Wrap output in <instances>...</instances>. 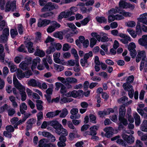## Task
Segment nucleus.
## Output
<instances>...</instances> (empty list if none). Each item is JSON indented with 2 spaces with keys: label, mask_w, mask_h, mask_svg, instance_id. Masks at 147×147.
Wrapping results in <instances>:
<instances>
[{
  "label": "nucleus",
  "mask_w": 147,
  "mask_h": 147,
  "mask_svg": "<svg viewBox=\"0 0 147 147\" xmlns=\"http://www.w3.org/2000/svg\"><path fill=\"white\" fill-rule=\"evenodd\" d=\"M92 56V51H90L88 53H86L84 55V58L87 60L89 57Z\"/></svg>",
  "instance_id": "obj_60"
},
{
  "label": "nucleus",
  "mask_w": 147,
  "mask_h": 147,
  "mask_svg": "<svg viewBox=\"0 0 147 147\" xmlns=\"http://www.w3.org/2000/svg\"><path fill=\"white\" fill-rule=\"evenodd\" d=\"M67 80L68 82L71 84H74L77 82V79L74 78L68 77L67 78Z\"/></svg>",
  "instance_id": "obj_48"
},
{
  "label": "nucleus",
  "mask_w": 147,
  "mask_h": 147,
  "mask_svg": "<svg viewBox=\"0 0 147 147\" xmlns=\"http://www.w3.org/2000/svg\"><path fill=\"white\" fill-rule=\"evenodd\" d=\"M36 102L37 109L39 111L42 110L43 109V106L42 105L43 102L42 101L40 100H36Z\"/></svg>",
  "instance_id": "obj_32"
},
{
  "label": "nucleus",
  "mask_w": 147,
  "mask_h": 147,
  "mask_svg": "<svg viewBox=\"0 0 147 147\" xmlns=\"http://www.w3.org/2000/svg\"><path fill=\"white\" fill-rule=\"evenodd\" d=\"M119 121L121 123L125 126H127L128 124V121L127 119L124 118V117H119Z\"/></svg>",
  "instance_id": "obj_36"
},
{
  "label": "nucleus",
  "mask_w": 147,
  "mask_h": 147,
  "mask_svg": "<svg viewBox=\"0 0 147 147\" xmlns=\"http://www.w3.org/2000/svg\"><path fill=\"white\" fill-rule=\"evenodd\" d=\"M123 86L125 91L128 92V95L129 97L132 98L133 97L134 93V90L133 89L132 86L129 84L125 83L123 84Z\"/></svg>",
  "instance_id": "obj_2"
},
{
  "label": "nucleus",
  "mask_w": 147,
  "mask_h": 147,
  "mask_svg": "<svg viewBox=\"0 0 147 147\" xmlns=\"http://www.w3.org/2000/svg\"><path fill=\"white\" fill-rule=\"evenodd\" d=\"M29 85L33 87L38 86L41 88V84L39 82L36 81L35 80L31 79L28 82Z\"/></svg>",
  "instance_id": "obj_12"
},
{
  "label": "nucleus",
  "mask_w": 147,
  "mask_h": 147,
  "mask_svg": "<svg viewBox=\"0 0 147 147\" xmlns=\"http://www.w3.org/2000/svg\"><path fill=\"white\" fill-rule=\"evenodd\" d=\"M127 0H121L119 3L120 7L126 9L128 3L126 2Z\"/></svg>",
  "instance_id": "obj_37"
},
{
  "label": "nucleus",
  "mask_w": 147,
  "mask_h": 147,
  "mask_svg": "<svg viewBox=\"0 0 147 147\" xmlns=\"http://www.w3.org/2000/svg\"><path fill=\"white\" fill-rule=\"evenodd\" d=\"M136 25V22L134 21H130L128 22L127 23V26L130 27H133Z\"/></svg>",
  "instance_id": "obj_63"
},
{
  "label": "nucleus",
  "mask_w": 147,
  "mask_h": 147,
  "mask_svg": "<svg viewBox=\"0 0 147 147\" xmlns=\"http://www.w3.org/2000/svg\"><path fill=\"white\" fill-rule=\"evenodd\" d=\"M21 96V99L22 101H24L26 99L27 95L25 92L20 93Z\"/></svg>",
  "instance_id": "obj_57"
},
{
  "label": "nucleus",
  "mask_w": 147,
  "mask_h": 147,
  "mask_svg": "<svg viewBox=\"0 0 147 147\" xmlns=\"http://www.w3.org/2000/svg\"><path fill=\"white\" fill-rule=\"evenodd\" d=\"M51 23V21L50 20L46 19L42 20L41 18H40L38 20V26L39 27H45Z\"/></svg>",
  "instance_id": "obj_10"
},
{
  "label": "nucleus",
  "mask_w": 147,
  "mask_h": 147,
  "mask_svg": "<svg viewBox=\"0 0 147 147\" xmlns=\"http://www.w3.org/2000/svg\"><path fill=\"white\" fill-rule=\"evenodd\" d=\"M54 13L52 11L40 15V16L44 18H48L52 16Z\"/></svg>",
  "instance_id": "obj_33"
},
{
  "label": "nucleus",
  "mask_w": 147,
  "mask_h": 147,
  "mask_svg": "<svg viewBox=\"0 0 147 147\" xmlns=\"http://www.w3.org/2000/svg\"><path fill=\"white\" fill-rule=\"evenodd\" d=\"M55 67L56 70L59 72L62 71L64 69L63 66L57 64L55 65Z\"/></svg>",
  "instance_id": "obj_58"
},
{
  "label": "nucleus",
  "mask_w": 147,
  "mask_h": 147,
  "mask_svg": "<svg viewBox=\"0 0 147 147\" xmlns=\"http://www.w3.org/2000/svg\"><path fill=\"white\" fill-rule=\"evenodd\" d=\"M38 47L36 49V51L35 53L36 55L39 56L40 57H43L45 56V53L42 50H41L38 49Z\"/></svg>",
  "instance_id": "obj_30"
},
{
  "label": "nucleus",
  "mask_w": 147,
  "mask_h": 147,
  "mask_svg": "<svg viewBox=\"0 0 147 147\" xmlns=\"http://www.w3.org/2000/svg\"><path fill=\"white\" fill-rule=\"evenodd\" d=\"M57 79L65 85H67V84L68 81L67 80V78L65 79L64 78L58 77L57 78Z\"/></svg>",
  "instance_id": "obj_54"
},
{
  "label": "nucleus",
  "mask_w": 147,
  "mask_h": 147,
  "mask_svg": "<svg viewBox=\"0 0 147 147\" xmlns=\"http://www.w3.org/2000/svg\"><path fill=\"white\" fill-rule=\"evenodd\" d=\"M72 36H73L72 33H69L66 35L65 38L67 39V42L70 43H72L73 42V39L71 38Z\"/></svg>",
  "instance_id": "obj_41"
},
{
  "label": "nucleus",
  "mask_w": 147,
  "mask_h": 147,
  "mask_svg": "<svg viewBox=\"0 0 147 147\" xmlns=\"http://www.w3.org/2000/svg\"><path fill=\"white\" fill-rule=\"evenodd\" d=\"M109 13L110 14H115L118 13H120V8L116 7L115 8H112L109 11Z\"/></svg>",
  "instance_id": "obj_40"
},
{
  "label": "nucleus",
  "mask_w": 147,
  "mask_h": 147,
  "mask_svg": "<svg viewBox=\"0 0 147 147\" xmlns=\"http://www.w3.org/2000/svg\"><path fill=\"white\" fill-rule=\"evenodd\" d=\"M104 130L106 132L105 136L107 138H110L112 136L113 134V128L112 127H106L104 129Z\"/></svg>",
  "instance_id": "obj_15"
},
{
  "label": "nucleus",
  "mask_w": 147,
  "mask_h": 147,
  "mask_svg": "<svg viewBox=\"0 0 147 147\" xmlns=\"http://www.w3.org/2000/svg\"><path fill=\"white\" fill-rule=\"evenodd\" d=\"M91 20V16L88 15L87 17L82 20L81 22V24L83 25H85Z\"/></svg>",
  "instance_id": "obj_43"
},
{
  "label": "nucleus",
  "mask_w": 147,
  "mask_h": 147,
  "mask_svg": "<svg viewBox=\"0 0 147 147\" xmlns=\"http://www.w3.org/2000/svg\"><path fill=\"white\" fill-rule=\"evenodd\" d=\"M96 19L97 22L100 23H106L107 21V19L103 16H97L96 18Z\"/></svg>",
  "instance_id": "obj_29"
},
{
  "label": "nucleus",
  "mask_w": 147,
  "mask_h": 147,
  "mask_svg": "<svg viewBox=\"0 0 147 147\" xmlns=\"http://www.w3.org/2000/svg\"><path fill=\"white\" fill-rule=\"evenodd\" d=\"M11 122L15 128H18V118L14 117L12 118L11 120Z\"/></svg>",
  "instance_id": "obj_27"
},
{
  "label": "nucleus",
  "mask_w": 147,
  "mask_h": 147,
  "mask_svg": "<svg viewBox=\"0 0 147 147\" xmlns=\"http://www.w3.org/2000/svg\"><path fill=\"white\" fill-rule=\"evenodd\" d=\"M126 109L125 107L123 105L120 106L119 110V117H124L126 112Z\"/></svg>",
  "instance_id": "obj_20"
},
{
  "label": "nucleus",
  "mask_w": 147,
  "mask_h": 147,
  "mask_svg": "<svg viewBox=\"0 0 147 147\" xmlns=\"http://www.w3.org/2000/svg\"><path fill=\"white\" fill-rule=\"evenodd\" d=\"M61 112V111L56 110L54 111H51L47 113L46 116L49 119L52 118L58 115Z\"/></svg>",
  "instance_id": "obj_14"
},
{
  "label": "nucleus",
  "mask_w": 147,
  "mask_h": 147,
  "mask_svg": "<svg viewBox=\"0 0 147 147\" xmlns=\"http://www.w3.org/2000/svg\"><path fill=\"white\" fill-rule=\"evenodd\" d=\"M127 100L128 98L126 96H124L118 99L117 101L119 103H123L126 101Z\"/></svg>",
  "instance_id": "obj_51"
},
{
  "label": "nucleus",
  "mask_w": 147,
  "mask_h": 147,
  "mask_svg": "<svg viewBox=\"0 0 147 147\" xmlns=\"http://www.w3.org/2000/svg\"><path fill=\"white\" fill-rule=\"evenodd\" d=\"M136 32L138 35H141L142 31L141 29V25L139 22H138L136 27Z\"/></svg>",
  "instance_id": "obj_38"
},
{
  "label": "nucleus",
  "mask_w": 147,
  "mask_h": 147,
  "mask_svg": "<svg viewBox=\"0 0 147 147\" xmlns=\"http://www.w3.org/2000/svg\"><path fill=\"white\" fill-rule=\"evenodd\" d=\"M120 136H117L111 138V141H114L117 140L116 142L117 143L122 145V146L126 147L127 145V144L124 140L122 139H119Z\"/></svg>",
  "instance_id": "obj_13"
},
{
  "label": "nucleus",
  "mask_w": 147,
  "mask_h": 147,
  "mask_svg": "<svg viewBox=\"0 0 147 147\" xmlns=\"http://www.w3.org/2000/svg\"><path fill=\"white\" fill-rule=\"evenodd\" d=\"M45 139H42L40 140L38 142L39 147H52L53 145L51 144H47L45 143L44 140Z\"/></svg>",
  "instance_id": "obj_23"
},
{
  "label": "nucleus",
  "mask_w": 147,
  "mask_h": 147,
  "mask_svg": "<svg viewBox=\"0 0 147 147\" xmlns=\"http://www.w3.org/2000/svg\"><path fill=\"white\" fill-rule=\"evenodd\" d=\"M108 18L109 22L110 23L115 20V16L113 14L110 15L109 16Z\"/></svg>",
  "instance_id": "obj_64"
},
{
  "label": "nucleus",
  "mask_w": 147,
  "mask_h": 147,
  "mask_svg": "<svg viewBox=\"0 0 147 147\" xmlns=\"http://www.w3.org/2000/svg\"><path fill=\"white\" fill-rule=\"evenodd\" d=\"M56 133L60 136H67L68 135L67 130L62 127H61L59 130L57 131Z\"/></svg>",
  "instance_id": "obj_21"
},
{
  "label": "nucleus",
  "mask_w": 147,
  "mask_h": 147,
  "mask_svg": "<svg viewBox=\"0 0 147 147\" xmlns=\"http://www.w3.org/2000/svg\"><path fill=\"white\" fill-rule=\"evenodd\" d=\"M140 129L143 131L147 132V125L144 124L143 122L141 125Z\"/></svg>",
  "instance_id": "obj_61"
},
{
  "label": "nucleus",
  "mask_w": 147,
  "mask_h": 147,
  "mask_svg": "<svg viewBox=\"0 0 147 147\" xmlns=\"http://www.w3.org/2000/svg\"><path fill=\"white\" fill-rule=\"evenodd\" d=\"M97 40L94 38H91L90 40V47L92 48L96 44Z\"/></svg>",
  "instance_id": "obj_52"
},
{
  "label": "nucleus",
  "mask_w": 147,
  "mask_h": 147,
  "mask_svg": "<svg viewBox=\"0 0 147 147\" xmlns=\"http://www.w3.org/2000/svg\"><path fill=\"white\" fill-rule=\"evenodd\" d=\"M10 34L11 37L14 38L18 35V33L16 29H11L10 30Z\"/></svg>",
  "instance_id": "obj_55"
},
{
  "label": "nucleus",
  "mask_w": 147,
  "mask_h": 147,
  "mask_svg": "<svg viewBox=\"0 0 147 147\" xmlns=\"http://www.w3.org/2000/svg\"><path fill=\"white\" fill-rule=\"evenodd\" d=\"M120 40L124 44H127L129 42H131V41L130 37L127 35L123 38L120 39Z\"/></svg>",
  "instance_id": "obj_31"
},
{
  "label": "nucleus",
  "mask_w": 147,
  "mask_h": 147,
  "mask_svg": "<svg viewBox=\"0 0 147 147\" xmlns=\"http://www.w3.org/2000/svg\"><path fill=\"white\" fill-rule=\"evenodd\" d=\"M32 73L30 70H28L25 72H23L21 70L19 69V79L20 80L24 77L29 78L30 76L32 75Z\"/></svg>",
  "instance_id": "obj_8"
},
{
  "label": "nucleus",
  "mask_w": 147,
  "mask_h": 147,
  "mask_svg": "<svg viewBox=\"0 0 147 147\" xmlns=\"http://www.w3.org/2000/svg\"><path fill=\"white\" fill-rule=\"evenodd\" d=\"M77 10L76 7H72L70 9V11H67L69 16L75 14L74 12L76 11Z\"/></svg>",
  "instance_id": "obj_49"
},
{
  "label": "nucleus",
  "mask_w": 147,
  "mask_h": 147,
  "mask_svg": "<svg viewBox=\"0 0 147 147\" xmlns=\"http://www.w3.org/2000/svg\"><path fill=\"white\" fill-rule=\"evenodd\" d=\"M4 50L3 46L2 44L0 45V60L2 62L4 61L5 54L3 53Z\"/></svg>",
  "instance_id": "obj_24"
},
{
  "label": "nucleus",
  "mask_w": 147,
  "mask_h": 147,
  "mask_svg": "<svg viewBox=\"0 0 147 147\" xmlns=\"http://www.w3.org/2000/svg\"><path fill=\"white\" fill-rule=\"evenodd\" d=\"M8 66L10 68V70L11 72H15L17 70V72H18V69H17L16 66L12 62H8Z\"/></svg>",
  "instance_id": "obj_18"
},
{
  "label": "nucleus",
  "mask_w": 147,
  "mask_h": 147,
  "mask_svg": "<svg viewBox=\"0 0 147 147\" xmlns=\"http://www.w3.org/2000/svg\"><path fill=\"white\" fill-rule=\"evenodd\" d=\"M53 35L55 37L58 38L60 40L63 38V33L61 32H57L54 33Z\"/></svg>",
  "instance_id": "obj_42"
},
{
  "label": "nucleus",
  "mask_w": 147,
  "mask_h": 147,
  "mask_svg": "<svg viewBox=\"0 0 147 147\" xmlns=\"http://www.w3.org/2000/svg\"><path fill=\"white\" fill-rule=\"evenodd\" d=\"M89 117L90 118V121L91 122L93 123H96V117L93 115L90 114V115Z\"/></svg>",
  "instance_id": "obj_62"
},
{
  "label": "nucleus",
  "mask_w": 147,
  "mask_h": 147,
  "mask_svg": "<svg viewBox=\"0 0 147 147\" xmlns=\"http://www.w3.org/2000/svg\"><path fill=\"white\" fill-rule=\"evenodd\" d=\"M136 45L134 42L130 43L128 46V49L129 51L135 50Z\"/></svg>",
  "instance_id": "obj_50"
},
{
  "label": "nucleus",
  "mask_w": 147,
  "mask_h": 147,
  "mask_svg": "<svg viewBox=\"0 0 147 147\" xmlns=\"http://www.w3.org/2000/svg\"><path fill=\"white\" fill-rule=\"evenodd\" d=\"M69 15L67 11H62L61 12L59 15L58 17V20L60 21L63 18H67L69 16Z\"/></svg>",
  "instance_id": "obj_22"
},
{
  "label": "nucleus",
  "mask_w": 147,
  "mask_h": 147,
  "mask_svg": "<svg viewBox=\"0 0 147 147\" xmlns=\"http://www.w3.org/2000/svg\"><path fill=\"white\" fill-rule=\"evenodd\" d=\"M123 139L124 141L127 143L131 144L134 142V138L131 135H128L125 134L122 135Z\"/></svg>",
  "instance_id": "obj_5"
},
{
  "label": "nucleus",
  "mask_w": 147,
  "mask_h": 147,
  "mask_svg": "<svg viewBox=\"0 0 147 147\" xmlns=\"http://www.w3.org/2000/svg\"><path fill=\"white\" fill-rule=\"evenodd\" d=\"M83 92L82 90H79L78 91L74 90L71 92H69L65 94V95L68 97H72L76 98L78 96H81Z\"/></svg>",
  "instance_id": "obj_4"
},
{
  "label": "nucleus",
  "mask_w": 147,
  "mask_h": 147,
  "mask_svg": "<svg viewBox=\"0 0 147 147\" xmlns=\"http://www.w3.org/2000/svg\"><path fill=\"white\" fill-rule=\"evenodd\" d=\"M138 42L140 45L147 49V35L142 36V38L138 40Z\"/></svg>",
  "instance_id": "obj_9"
},
{
  "label": "nucleus",
  "mask_w": 147,
  "mask_h": 147,
  "mask_svg": "<svg viewBox=\"0 0 147 147\" xmlns=\"http://www.w3.org/2000/svg\"><path fill=\"white\" fill-rule=\"evenodd\" d=\"M9 35V30L5 28L3 31V34L0 36V42L1 43H5L8 40L7 37Z\"/></svg>",
  "instance_id": "obj_3"
},
{
  "label": "nucleus",
  "mask_w": 147,
  "mask_h": 147,
  "mask_svg": "<svg viewBox=\"0 0 147 147\" xmlns=\"http://www.w3.org/2000/svg\"><path fill=\"white\" fill-rule=\"evenodd\" d=\"M51 44L57 50H60L62 46L59 43H56L55 42H51Z\"/></svg>",
  "instance_id": "obj_47"
},
{
  "label": "nucleus",
  "mask_w": 147,
  "mask_h": 147,
  "mask_svg": "<svg viewBox=\"0 0 147 147\" xmlns=\"http://www.w3.org/2000/svg\"><path fill=\"white\" fill-rule=\"evenodd\" d=\"M138 20L141 22L147 24V13H145L140 15V17L138 18Z\"/></svg>",
  "instance_id": "obj_16"
},
{
  "label": "nucleus",
  "mask_w": 147,
  "mask_h": 147,
  "mask_svg": "<svg viewBox=\"0 0 147 147\" xmlns=\"http://www.w3.org/2000/svg\"><path fill=\"white\" fill-rule=\"evenodd\" d=\"M49 124L50 125L56 129V132L57 131L59 130L61 127L62 126L57 121H52L50 122Z\"/></svg>",
  "instance_id": "obj_11"
},
{
  "label": "nucleus",
  "mask_w": 147,
  "mask_h": 147,
  "mask_svg": "<svg viewBox=\"0 0 147 147\" xmlns=\"http://www.w3.org/2000/svg\"><path fill=\"white\" fill-rule=\"evenodd\" d=\"M127 31L132 38H135L136 37L137 34H136V32H135V31L133 30L132 29H128L127 30Z\"/></svg>",
  "instance_id": "obj_39"
},
{
  "label": "nucleus",
  "mask_w": 147,
  "mask_h": 147,
  "mask_svg": "<svg viewBox=\"0 0 147 147\" xmlns=\"http://www.w3.org/2000/svg\"><path fill=\"white\" fill-rule=\"evenodd\" d=\"M98 127L95 125L90 127V130L91 134H92V136H95L96 134V131L98 130Z\"/></svg>",
  "instance_id": "obj_34"
},
{
  "label": "nucleus",
  "mask_w": 147,
  "mask_h": 147,
  "mask_svg": "<svg viewBox=\"0 0 147 147\" xmlns=\"http://www.w3.org/2000/svg\"><path fill=\"white\" fill-rule=\"evenodd\" d=\"M17 77L18 78V72H16L14 74L13 76V83L14 86L18 90V81L17 78Z\"/></svg>",
  "instance_id": "obj_17"
},
{
  "label": "nucleus",
  "mask_w": 147,
  "mask_h": 147,
  "mask_svg": "<svg viewBox=\"0 0 147 147\" xmlns=\"http://www.w3.org/2000/svg\"><path fill=\"white\" fill-rule=\"evenodd\" d=\"M134 117L135 119V125L138 126L140 124L141 120L140 116L137 113H135L133 114Z\"/></svg>",
  "instance_id": "obj_19"
},
{
  "label": "nucleus",
  "mask_w": 147,
  "mask_h": 147,
  "mask_svg": "<svg viewBox=\"0 0 147 147\" xmlns=\"http://www.w3.org/2000/svg\"><path fill=\"white\" fill-rule=\"evenodd\" d=\"M16 9V1H9L6 3L5 9V11H9L11 10L12 11H13Z\"/></svg>",
  "instance_id": "obj_6"
},
{
  "label": "nucleus",
  "mask_w": 147,
  "mask_h": 147,
  "mask_svg": "<svg viewBox=\"0 0 147 147\" xmlns=\"http://www.w3.org/2000/svg\"><path fill=\"white\" fill-rule=\"evenodd\" d=\"M107 112L108 113V115L110 113H113L114 112H117V107H114L113 108H109L107 109Z\"/></svg>",
  "instance_id": "obj_53"
},
{
  "label": "nucleus",
  "mask_w": 147,
  "mask_h": 147,
  "mask_svg": "<svg viewBox=\"0 0 147 147\" xmlns=\"http://www.w3.org/2000/svg\"><path fill=\"white\" fill-rule=\"evenodd\" d=\"M138 54L136 56V62L138 63L142 59L146 58V53L145 51L138 50L137 51Z\"/></svg>",
  "instance_id": "obj_7"
},
{
  "label": "nucleus",
  "mask_w": 147,
  "mask_h": 147,
  "mask_svg": "<svg viewBox=\"0 0 147 147\" xmlns=\"http://www.w3.org/2000/svg\"><path fill=\"white\" fill-rule=\"evenodd\" d=\"M40 61V59L38 57H37L36 59L33 60L32 64L31 67L32 70H33V69L36 67L37 63H39Z\"/></svg>",
  "instance_id": "obj_25"
},
{
  "label": "nucleus",
  "mask_w": 147,
  "mask_h": 147,
  "mask_svg": "<svg viewBox=\"0 0 147 147\" xmlns=\"http://www.w3.org/2000/svg\"><path fill=\"white\" fill-rule=\"evenodd\" d=\"M59 8L58 6L56 4L51 2H49L46 4L41 9L42 12L47 11H50L54 9H57Z\"/></svg>",
  "instance_id": "obj_1"
},
{
  "label": "nucleus",
  "mask_w": 147,
  "mask_h": 147,
  "mask_svg": "<svg viewBox=\"0 0 147 147\" xmlns=\"http://www.w3.org/2000/svg\"><path fill=\"white\" fill-rule=\"evenodd\" d=\"M55 51V48L51 44V45L47 49L46 53L47 55L51 54V53H53Z\"/></svg>",
  "instance_id": "obj_35"
},
{
  "label": "nucleus",
  "mask_w": 147,
  "mask_h": 147,
  "mask_svg": "<svg viewBox=\"0 0 147 147\" xmlns=\"http://www.w3.org/2000/svg\"><path fill=\"white\" fill-rule=\"evenodd\" d=\"M134 79V77L133 76L131 75L129 76L126 80V82L128 84H130L132 83Z\"/></svg>",
  "instance_id": "obj_59"
},
{
  "label": "nucleus",
  "mask_w": 147,
  "mask_h": 147,
  "mask_svg": "<svg viewBox=\"0 0 147 147\" xmlns=\"http://www.w3.org/2000/svg\"><path fill=\"white\" fill-rule=\"evenodd\" d=\"M80 64L82 67H84L86 65L87 67L89 65L87 60L84 58L80 59Z\"/></svg>",
  "instance_id": "obj_46"
},
{
  "label": "nucleus",
  "mask_w": 147,
  "mask_h": 147,
  "mask_svg": "<svg viewBox=\"0 0 147 147\" xmlns=\"http://www.w3.org/2000/svg\"><path fill=\"white\" fill-rule=\"evenodd\" d=\"M28 65V64L22 62L20 65L19 66L20 68L23 70H26Z\"/></svg>",
  "instance_id": "obj_56"
},
{
  "label": "nucleus",
  "mask_w": 147,
  "mask_h": 147,
  "mask_svg": "<svg viewBox=\"0 0 147 147\" xmlns=\"http://www.w3.org/2000/svg\"><path fill=\"white\" fill-rule=\"evenodd\" d=\"M137 111L139 114L144 119H147V114L144 113L143 110L142 109H137Z\"/></svg>",
  "instance_id": "obj_44"
},
{
  "label": "nucleus",
  "mask_w": 147,
  "mask_h": 147,
  "mask_svg": "<svg viewBox=\"0 0 147 147\" xmlns=\"http://www.w3.org/2000/svg\"><path fill=\"white\" fill-rule=\"evenodd\" d=\"M60 56V54L59 52H55L54 54V60L56 63H59L61 62V60L59 59Z\"/></svg>",
  "instance_id": "obj_26"
},
{
  "label": "nucleus",
  "mask_w": 147,
  "mask_h": 147,
  "mask_svg": "<svg viewBox=\"0 0 147 147\" xmlns=\"http://www.w3.org/2000/svg\"><path fill=\"white\" fill-rule=\"evenodd\" d=\"M61 113L60 115V117L61 118H64L67 115L68 111L67 109L65 108L61 111Z\"/></svg>",
  "instance_id": "obj_45"
},
{
  "label": "nucleus",
  "mask_w": 147,
  "mask_h": 147,
  "mask_svg": "<svg viewBox=\"0 0 147 147\" xmlns=\"http://www.w3.org/2000/svg\"><path fill=\"white\" fill-rule=\"evenodd\" d=\"M144 67H147V60L146 61L145 59H142L140 66V69L142 71Z\"/></svg>",
  "instance_id": "obj_28"
}]
</instances>
